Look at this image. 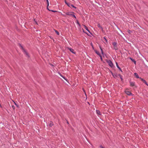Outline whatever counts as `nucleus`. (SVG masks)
I'll list each match as a JSON object with an SVG mask.
<instances>
[{
	"mask_svg": "<svg viewBox=\"0 0 148 148\" xmlns=\"http://www.w3.org/2000/svg\"><path fill=\"white\" fill-rule=\"evenodd\" d=\"M55 32L58 35H59V33L56 30H55Z\"/></svg>",
	"mask_w": 148,
	"mask_h": 148,
	"instance_id": "obj_23",
	"label": "nucleus"
},
{
	"mask_svg": "<svg viewBox=\"0 0 148 148\" xmlns=\"http://www.w3.org/2000/svg\"><path fill=\"white\" fill-rule=\"evenodd\" d=\"M69 50L73 54H75V52L74 50L71 48L66 47L65 48V50Z\"/></svg>",
	"mask_w": 148,
	"mask_h": 148,
	"instance_id": "obj_3",
	"label": "nucleus"
},
{
	"mask_svg": "<svg viewBox=\"0 0 148 148\" xmlns=\"http://www.w3.org/2000/svg\"><path fill=\"white\" fill-rule=\"evenodd\" d=\"M95 52L99 56H100V55H101L99 52L97 51V50H95Z\"/></svg>",
	"mask_w": 148,
	"mask_h": 148,
	"instance_id": "obj_13",
	"label": "nucleus"
},
{
	"mask_svg": "<svg viewBox=\"0 0 148 148\" xmlns=\"http://www.w3.org/2000/svg\"><path fill=\"white\" fill-rule=\"evenodd\" d=\"M67 121V123L68 124H69V123H68V122L67 121Z\"/></svg>",
	"mask_w": 148,
	"mask_h": 148,
	"instance_id": "obj_38",
	"label": "nucleus"
},
{
	"mask_svg": "<svg viewBox=\"0 0 148 148\" xmlns=\"http://www.w3.org/2000/svg\"><path fill=\"white\" fill-rule=\"evenodd\" d=\"M96 112L97 114L98 115H101V112L99 110H96Z\"/></svg>",
	"mask_w": 148,
	"mask_h": 148,
	"instance_id": "obj_9",
	"label": "nucleus"
},
{
	"mask_svg": "<svg viewBox=\"0 0 148 148\" xmlns=\"http://www.w3.org/2000/svg\"><path fill=\"white\" fill-rule=\"evenodd\" d=\"M100 148H104L103 147H102L101 146H100Z\"/></svg>",
	"mask_w": 148,
	"mask_h": 148,
	"instance_id": "obj_33",
	"label": "nucleus"
},
{
	"mask_svg": "<svg viewBox=\"0 0 148 148\" xmlns=\"http://www.w3.org/2000/svg\"><path fill=\"white\" fill-rule=\"evenodd\" d=\"M74 13H73V14L72 15V16H71L72 17H74L75 18H76V16H75V15L74 14Z\"/></svg>",
	"mask_w": 148,
	"mask_h": 148,
	"instance_id": "obj_21",
	"label": "nucleus"
},
{
	"mask_svg": "<svg viewBox=\"0 0 148 148\" xmlns=\"http://www.w3.org/2000/svg\"><path fill=\"white\" fill-rule=\"evenodd\" d=\"M100 50H101V53L102 54V55H103V50H102V49L101 48V46H100Z\"/></svg>",
	"mask_w": 148,
	"mask_h": 148,
	"instance_id": "obj_20",
	"label": "nucleus"
},
{
	"mask_svg": "<svg viewBox=\"0 0 148 148\" xmlns=\"http://www.w3.org/2000/svg\"><path fill=\"white\" fill-rule=\"evenodd\" d=\"M20 46L22 49L24 53L26 55L27 57H29V55L26 51H25L21 45H20Z\"/></svg>",
	"mask_w": 148,
	"mask_h": 148,
	"instance_id": "obj_1",
	"label": "nucleus"
},
{
	"mask_svg": "<svg viewBox=\"0 0 148 148\" xmlns=\"http://www.w3.org/2000/svg\"><path fill=\"white\" fill-rule=\"evenodd\" d=\"M130 58L132 62H133L135 64H136V62L134 59H132L131 58Z\"/></svg>",
	"mask_w": 148,
	"mask_h": 148,
	"instance_id": "obj_14",
	"label": "nucleus"
},
{
	"mask_svg": "<svg viewBox=\"0 0 148 148\" xmlns=\"http://www.w3.org/2000/svg\"><path fill=\"white\" fill-rule=\"evenodd\" d=\"M92 48L93 49H94V47H93V45H92Z\"/></svg>",
	"mask_w": 148,
	"mask_h": 148,
	"instance_id": "obj_37",
	"label": "nucleus"
},
{
	"mask_svg": "<svg viewBox=\"0 0 148 148\" xmlns=\"http://www.w3.org/2000/svg\"><path fill=\"white\" fill-rule=\"evenodd\" d=\"M73 13H74L73 12H69L66 13L67 15H69L71 16H72V15Z\"/></svg>",
	"mask_w": 148,
	"mask_h": 148,
	"instance_id": "obj_10",
	"label": "nucleus"
},
{
	"mask_svg": "<svg viewBox=\"0 0 148 148\" xmlns=\"http://www.w3.org/2000/svg\"><path fill=\"white\" fill-rule=\"evenodd\" d=\"M145 83L147 86H148V84L146 82Z\"/></svg>",
	"mask_w": 148,
	"mask_h": 148,
	"instance_id": "obj_32",
	"label": "nucleus"
},
{
	"mask_svg": "<svg viewBox=\"0 0 148 148\" xmlns=\"http://www.w3.org/2000/svg\"><path fill=\"white\" fill-rule=\"evenodd\" d=\"M84 28L87 31H88L90 34H91V32H90V30L88 29V28H87V27L85 25H84Z\"/></svg>",
	"mask_w": 148,
	"mask_h": 148,
	"instance_id": "obj_7",
	"label": "nucleus"
},
{
	"mask_svg": "<svg viewBox=\"0 0 148 148\" xmlns=\"http://www.w3.org/2000/svg\"><path fill=\"white\" fill-rule=\"evenodd\" d=\"M82 30H83V32H84V33H86V34H87L88 35V36H89V35L87 33H86V32H85L84 31V29H82Z\"/></svg>",
	"mask_w": 148,
	"mask_h": 148,
	"instance_id": "obj_29",
	"label": "nucleus"
},
{
	"mask_svg": "<svg viewBox=\"0 0 148 148\" xmlns=\"http://www.w3.org/2000/svg\"><path fill=\"white\" fill-rule=\"evenodd\" d=\"M53 125V122H51V121H50L49 122V125L51 127Z\"/></svg>",
	"mask_w": 148,
	"mask_h": 148,
	"instance_id": "obj_18",
	"label": "nucleus"
},
{
	"mask_svg": "<svg viewBox=\"0 0 148 148\" xmlns=\"http://www.w3.org/2000/svg\"><path fill=\"white\" fill-rule=\"evenodd\" d=\"M129 33H130V30H129Z\"/></svg>",
	"mask_w": 148,
	"mask_h": 148,
	"instance_id": "obj_36",
	"label": "nucleus"
},
{
	"mask_svg": "<svg viewBox=\"0 0 148 148\" xmlns=\"http://www.w3.org/2000/svg\"><path fill=\"white\" fill-rule=\"evenodd\" d=\"M134 75H135V76L137 78H139L140 77H139V76L138 75V74L136 73H134Z\"/></svg>",
	"mask_w": 148,
	"mask_h": 148,
	"instance_id": "obj_11",
	"label": "nucleus"
},
{
	"mask_svg": "<svg viewBox=\"0 0 148 148\" xmlns=\"http://www.w3.org/2000/svg\"><path fill=\"white\" fill-rule=\"evenodd\" d=\"M116 66L117 68L119 69V70L121 71V72H122V71L121 68L118 65V63L117 62H116Z\"/></svg>",
	"mask_w": 148,
	"mask_h": 148,
	"instance_id": "obj_6",
	"label": "nucleus"
},
{
	"mask_svg": "<svg viewBox=\"0 0 148 148\" xmlns=\"http://www.w3.org/2000/svg\"><path fill=\"white\" fill-rule=\"evenodd\" d=\"M103 38L104 39L105 41H106V43H107L108 42V40L106 39V37H103Z\"/></svg>",
	"mask_w": 148,
	"mask_h": 148,
	"instance_id": "obj_22",
	"label": "nucleus"
},
{
	"mask_svg": "<svg viewBox=\"0 0 148 148\" xmlns=\"http://www.w3.org/2000/svg\"><path fill=\"white\" fill-rule=\"evenodd\" d=\"M140 79L144 83H145L146 82V81L144 79L142 78H141V77H140Z\"/></svg>",
	"mask_w": 148,
	"mask_h": 148,
	"instance_id": "obj_19",
	"label": "nucleus"
},
{
	"mask_svg": "<svg viewBox=\"0 0 148 148\" xmlns=\"http://www.w3.org/2000/svg\"><path fill=\"white\" fill-rule=\"evenodd\" d=\"M112 76L114 78H116L117 77V75L115 74H113L112 73Z\"/></svg>",
	"mask_w": 148,
	"mask_h": 148,
	"instance_id": "obj_16",
	"label": "nucleus"
},
{
	"mask_svg": "<svg viewBox=\"0 0 148 148\" xmlns=\"http://www.w3.org/2000/svg\"><path fill=\"white\" fill-rule=\"evenodd\" d=\"M99 57H100V59H101V61H102L103 60V59H102V56H101V55H100V56H99Z\"/></svg>",
	"mask_w": 148,
	"mask_h": 148,
	"instance_id": "obj_26",
	"label": "nucleus"
},
{
	"mask_svg": "<svg viewBox=\"0 0 148 148\" xmlns=\"http://www.w3.org/2000/svg\"><path fill=\"white\" fill-rule=\"evenodd\" d=\"M71 7H73V8H76L73 5L71 4Z\"/></svg>",
	"mask_w": 148,
	"mask_h": 148,
	"instance_id": "obj_25",
	"label": "nucleus"
},
{
	"mask_svg": "<svg viewBox=\"0 0 148 148\" xmlns=\"http://www.w3.org/2000/svg\"><path fill=\"white\" fill-rule=\"evenodd\" d=\"M118 75L120 77L121 80V81H123V78L122 77V76H121V75L120 74H118Z\"/></svg>",
	"mask_w": 148,
	"mask_h": 148,
	"instance_id": "obj_17",
	"label": "nucleus"
},
{
	"mask_svg": "<svg viewBox=\"0 0 148 148\" xmlns=\"http://www.w3.org/2000/svg\"><path fill=\"white\" fill-rule=\"evenodd\" d=\"M77 24L79 26H80V24H79V22L77 21Z\"/></svg>",
	"mask_w": 148,
	"mask_h": 148,
	"instance_id": "obj_27",
	"label": "nucleus"
},
{
	"mask_svg": "<svg viewBox=\"0 0 148 148\" xmlns=\"http://www.w3.org/2000/svg\"><path fill=\"white\" fill-rule=\"evenodd\" d=\"M113 45L114 46V49L116 50L118 49V47L117 45V43L116 42H113Z\"/></svg>",
	"mask_w": 148,
	"mask_h": 148,
	"instance_id": "obj_4",
	"label": "nucleus"
},
{
	"mask_svg": "<svg viewBox=\"0 0 148 148\" xmlns=\"http://www.w3.org/2000/svg\"><path fill=\"white\" fill-rule=\"evenodd\" d=\"M65 80L67 82H68L67 80V79L66 78L65 79Z\"/></svg>",
	"mask_w": 148,
	"mask_h": 148,
	"instance_id": "obj_39",
	"label": "nucleus"
},
{
	"mask_svg": "<svg viewBox=\"0 0 148 148\" xmlns=\"http://www.w3.org/2000/svg\"><path fill=\"white\" fill-rule=\"evenodd\" d=\"M125 92L126 94H127V95H132V93L130 91H126Z\"/></svg>",
	"mask_w": 148,
	"mask_h": 148,
	"instance_id": "obj_8",
	"label": "nucleus"
},
{
	"mask_svg": "<svg viewBox=\"0 0 148 148\" xmlns=\"http://www.w3.org/2000/svg\"><path fill=\"white\" fill-rule=\"evenodd\" d=\"M60 75L64 79H65V77H63V76H62L61 75Z\"/></svg>",
	"mask_w": 148,
	"mask_h": 148,
	"instance_id": "obj_34",
	"label": "nucleus"
},
{
	"mask_svg": "<svg viewBox=\"0 0 148 148\" xmlns=\"http://www.w3.org/2000/svg\"><path fill=\"white\" fill-rule=\"evenodd\" d=\"M130 83L131 86L133 87L135 86V82L130 81Z\"/></svg>",
	"mask_w": 148,
	"mask_h": 148,
	"instance_id": "obj_5",
	"label": "nucleus"
},
{
	"mask_svg": "<svg viewBox=\"0 0 148 148\" xmlns=\"http://www.w3.org/2000/svg\"><path fill=\"white\" fill-rule=\"evenodd\" d=\"M107 62L109 66L111 68H113L114 66V65L112 62L110 60H107Z\"/></svg>",
	"mask_w": 148,
	"mask_h": 148,
	"instance_id": "obj_2",
	"label": "nucleus"
},
{
	"mask_svg": "<svg viewBox=\"0 0 148 148\" xmlns=\"http://www.w3.org/2000/svg\"><path fill=\"white\" fill-rule=\"evenodd\" d=\"M91 45L92 46V45H93L92 44V43H91Z\"/></svg>",
	"mask_w": 148,
	"mask_h": 148,
	"instance_id": "obj_40",
	"label": "nucleus"
},
{
	"mask_svg": "<svg viewBox=\"0 0 148 148\" xmlns=\"http://www.w3.org/2000/svg\"><path fill=\"white\" fill-rule=\"evenodd\" d=\"M65 4H67L68 6L70 8H71V4H70L69 3H67L66 1H65Z\"/></svg>",
	"mask_w": 148,
	"mask_h": 148,
	"instance_id": "obj_15",
	"label": "nucleus"
},
{
	"mask_svg": "<svg viewBox=\"0 0 148 148\" xmlns=\"http://www.w3.org/2000/svg\"><path fill=\"white\" fill-rule=\"evenodd\" d=\"M48 6H47V9H48L49 10V11H52L53 12H56V11H53V10H49V9L48 8Z\"/></svg>",
	"mask_w": 148,
	"mask_h": 148,
	"instance_id": "obj_24",
	"label": "nucleus"
},
{
	"mask_svg": "<svg viewBox=\"0 0 148 148\" xmlns=\"http://www.w3.org/2000/svg\"><path fill=\"white\" fill-rule=\"evenodd\" d=\"M14 104H15L16 106H17V107H18V105L16 104V103H15V102H14Z\"/></svg>",
	"mask_w": 148,
	"mask_h": 148,
	"instance_id": "obj_31",
	"label": "nucleus"
},
{
	"mask_svg": "<svg viewBox=\"0 0 148 148\" xmlns=\"http://www.w3.org/2000/svg\"><path fill=\"white\" fill-rule=\"evenodd\" d=\"M47 3V6H49V2L48 0H46Z\"/></svg>",
	"mask_w": 148,
	"mask_h": 148,
	"instance_id": "obj_28",
	"label": "nucleus"
},
{
	"mask_svg": "<svg viewBox=\"0 0 148 148\" xmlns=\"http://www.w3.org/2000/svg\"><path fill=\"white\" fill-rule=\"evenodd\" d=\"M97 25V26L100 29H101L102 31H103V28L99 24H98Z\"/></svg>",
	"mask_w": 148,
	"mask_h": 148,
	"instance_id": "obj_12",
	"label": "nucleus"
},
{
	"mask_svg": "<svg viewBox=\"0 0 148 148\" xmlns=\"http://www.w3.org/2000/svg\"><path fill=\"white\" fill-rule=\"evenodd\" d=\"M12 108L14 110V109H15V107H14V106H12Z\"/></svg>",
	"mask_w": 148,
	"mask_h": 148,
	"instance_id": "obj_30",
	"label": "nucleus"
},
{
	"mask_svg": "<svg viewBox=\"0 0 148 148\" xmlns=\"http://www.w3.org/2000/svg\"><path fill=\"white\" fill-rule=\"evenodd\" d=\"M83 91H84V92H85V95H86V92H85V91L84 90H83Z\"/></svg>",
	"mask_w": 148,
	"mask_h": 148,
	"instance_id": "obj_35",
	"label": "nucleus"
}]
</instances>
